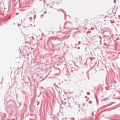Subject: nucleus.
I'll return each instance as SVG.
<instances>
[{
  "mask_svg": "<svg viewBox=\"0 0 120 120\" xmlns=\"http://www.w3.org/2000/svg\"><path fill=\"white\" fill-rule=\"evenodd\" d=\"M92 116H93V115H94V112H92Z\"/></svg>",
  "mask_w": 120,
  "mask_h": 120,
  "instance_id": "f257e3e1",
  "label": "nucleus"
},
{
  "mask_svg": "<svg viewBox=\"0 0 120 120\" xmlns=\"http://www.w3.org/2000/svg\"><path fill=\"white\" fill-rule=\"evenodd\" d=\"M34 1V0H32L31 1H32V2H33Z\"/></svg>",
  "mask_w": 120,
  "mask_h": 120,
  "instance_id": "f03ea898",
  "label": "nucleus"
},
{
  "mask_svg": "<svg viewBox=\"0 0 120 120\" xmlns=\"http://www.w3.org/2000/svg\"><path fill=\"white\" fill-rule=\"evenodd\" d=\"M17 14V13H16V14Z\"/></svg>",
  "mask_w": 120,
  "mask_h": 120,
  "instance_id": "7ed1b4c3",
  "label": "nucleus"
}]
</instances>
